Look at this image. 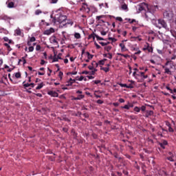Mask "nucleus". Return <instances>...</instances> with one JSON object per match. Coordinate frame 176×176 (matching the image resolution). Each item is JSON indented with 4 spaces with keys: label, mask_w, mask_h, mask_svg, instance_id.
<instances>
[{
    "label": "nucleus",
    "mask_w": 176,
    "mask_h": 176,
    "mask_svg": "<svg viewBox=\"0 0 176 176\" xmlns=\"http://www.w3.org/2000/svg\"><path fill=\"white\" fill-rule=\"evenodd\" d=\"M170 33H171L172 36L176 39V31L170 30Z\"/></svg>",
    "instance_id": "dca6fc26"
},
{
    "label": "nucleus",
    "mask_w": 176,
    "mask_h": 176,
    "mask_svg": "<svg viewBox=\"0 0 176 176\" xmlns=\"http://www.w3.org/2000/svg\"><path fill=\"white\" fill-rule=\"evenodd\" d=\"M119 85L121 87H126L127 89V84H122V83H120Z\"/></svg>",
    "instance_id": "c85d7f7f"
},
{
    "label": "nucleus",
    "mask_w": 176,
    "mask_h": 176,
    "mask_svg": "<svg viewBox=\"0 0 176 176\" xmlns=\"http://www.w3.org/2000/svg\"><path fill=\"white\" fill-rule=\"evenodd\" d=\"M97 104H104V101L101 100H97Z\"/></svg>",
    "instance_id": "a18cd8bd"
},
{
    "label": "nucleus",
    "mask_w": 176,
    "mask_h": 176,
    "mask_svg": "<svg viewBox=\"0 0 176 176\" xmlns=\"http://www.w3.org/2000/svg\"><path fill=\"white\" fill-rule=\"evenodd\" d=\"M61 56H62V54H61V53H59V54H58L57 58H58V60H62Z\"/></svg>",
    "instance_id": "49530a36"
},
{
    "label": "nucleus",
    "mask_w": 176,
    "mask_h": 176,
    "mask_svg": "<svg viewBox=\"0 0 176 176\" xmlns=\"http://www.w3.org/2000/svg\"><path fill=\"white\" fill-rule=\"evenodd\" d=\"M103 17H104V15L97 16H96V20L100 21V19H102Z\"/></svg>",
    "instance_id": "c9c22d12"
},
{
    "label": "nucleus",
    "mask_w": 176,
    "mask_h": 176,
    "mask_svg": "<svg viewBox=\"0 0 176 176\" xmlns=\"http://www.w3.org/2000/svg\"><path fill=\"white\" fill-rule=\"evenodd\" d=\"M100 69L104 72H109V67H101Z\"/></svg>",
    "instance_id": "a211bd4d"
},
{
    "label": "nucleus",
    "mask_w": 176,
    "mask_h": 176,
    "mask_svg": "<svg viewBox=\"0 0 176 176\" xmlns=\"http://www.w3.org/2000/svg\"><path fill=\"white\" fill-rule=\"evenodd\" d=\"M53 32H54V29L53 28H51L49 30H46L44 31V35H50V34H53Z\"/></svg>",
    "instance_id": "0eeeda50"
},
{
    "label": "nucleus",
    "mask_w": 176,
    "mask_h": 176,
    "mask_svg": "<svg viewBox=\"0 0 176 176\" xmlns=\"http://www.w3.org/2000/svg\"><path fill=\"white\" fill-rule=\"evenodd\" d=\"M73 83L74 82H69H69H67V84L66 85V86H72Z\"/></svg>",
    "instance_id": "bf43d9fd"
},
{
    "label": "nucleus",
    "mask_w": 176,
    "mask_h": 176,
    "mask_svg": "<svg viewBox=\"0 0 176 176\" xmlns=\"http://www.w3.org/2000/svg\"><path fill=\"white\" fill-rule=\"evenodd\" d=\"M166 89L167 90H169V91H170L171 94H173V89H171L170 88V87L166 86Z\"/></svg>",
    "instance_id": "72a5a7b5"
},
{
    "label": "nucleus",
    "mask_w": 176,
    "mask_h": 176,
    "mask_svg": "<svg viewBox=\"0 0 176 176\" xmlns=\"http://www.w3.org/2000/svg\"><path fill=\"white\" fill-rule=\"evenodd\" d=\"M161 144H162V145L166 146V145H167L168 143L167 142V141H166V140H163V142H161Z\"/></svg>",
    "instance_id": "58836bf2"
},
{
    "label": "nucleus",
    "mask_w": 176,
    "mask_h": 176,
    "mask_svg": "<svg viewBox=\"0 0 176 176\" xmlns=\"http://www.w3.org/2000/svg\"><path fill=\"white\" fill-rule=\"evenodd\" d=\"M83 79H85V78H84L82 76H81L78 78V80L82 81V80H83Z\"/></svg>",
    "instance_id": "0e129e2a"
},
{
    "label": "nucleus",
    "mask_w": 176,
    "mask_h": 176,
    "mask_svg": "<svg viewBox=\"0 0 176 176\" xmlns=\"http://www.w3.org/2000/svg\"><path fill=\"white\" fill-rule=\"evenodd\" d=\"M121 8H122V10H127V9H128L127 5L126 3L122 4Z\"/></svg>",
    "instance_id": "f3484780"
},
{
    "label": "nucleus",
    "mask_w": 176,
    "mask_h": 176,
    "mask_svg": "<svg viewBox=\"0 0 176 176\" xmlns=\"http://www.w3.org/2000/svg\"><path fill=\"white\" fill-rule=\"evenodd\" d=\"M120 47H121L122 52H124V49H126V46L123 43H120Z\"/></svg>",
    "instance_id": "f8f14e48"
},
{
    "label": "nucleus",
    "mask_w": 176,
    "mask_h": 176,
    "mask_svg": "<svg viewBox=\"0 0 176 176\" xmlns=\"http://www.w3.org/2000/svg\"><path fill=\"white\" fill-rule=\"evenodd\" d=\"M57 61H58V59L57 57H56V53H54V57L53 58L52 63H56Z\"/></svg>",
    "instance_id": "a878e982"
},
{
    "label": "nucleus",
    "mask_w": 176,
    "mask_h": 176,
    "mask_svg": "<svg viewBox=\"0 0 176 176\" xmlns=\"http://www.w3.org/2000/svg\"><path fill=\"white\" fill-rule=\"evenodd\" d=\"M35 41H36V39L35 38V37H32V38H30V42H35Z\"/></svg>",
    "instance_id": "c03bdc74"
},
{
    "label": "nucleus",
    "mask_w": 176,
    "mask_h": 176,
    "mask_svg": "<svg viewBox=\"0 0 176 176\" xmlns=\"http://www.w3.org/2000/svg\"><path fill=\"white\" fill-rule=\"evenodd\" d=\"M89 69H90L91 71H93V69H94V66H88Z\"/></svg>",
    "instance_id": "6e6d98bb"
},
{
    "label": "nucleus",
    "mask_w": 176,
    "mask_h": 176,
    "mask_svg": "<svg viewBox=\"0 0 176 176\" xmlns=\"http://www.w3.org/2000/svg\"><path fill=\"white\" fill-rule=\"evenodd\" d=\"M165 74H168V75H171V71H170V69L165 68Z\"/></svg>",
    "instance_id": "4be33fe9"
},
{
    "label": "nucleus",
    "mask_w": 176,
    "mask_h": 176,
    "mask_svg": "<svg viewBox=\"0 0 176 176\" xmlns=\"http://www.w3.org/2000/svg\"><path fill=\"white\" fill-rule=\"evenodd\" d=\"M3 39H4L5 42H9V38L4 37Z\"/></svg>",
    "instance_id": "680f3d73"
},
{
    "label": "nucleus",
    "mask_w": 176,
    "mask_h": 176,
    "mask_svg": "<svg viewBox=\"0 0 176 176\" xmlns=\"http://www.w3.org/2000/svg\"><path fill=\"white\" fill-rule=\"evenodd\" d=\"M152 115H153V111H146V118H148V116H152Z\"/></svg>",
    "instance_id": "9b49d317"
},
{
    "label": "nucleus",
    "mask_w": 176,
    "mask_h": 176,
    "mask_svg": "<svg viewBox=\"0 0 176 176\" xmlns=\"http://www.w3.org/2000/svg\"><path fill=\"white\" fill-rule=\"evenodd\" d=\"M15 34H16V35L18 36L21 35V30H20V28H18L15 30Z\"/></svg>",
    "instance_id": "4468645a"
},
{
    "label": "nucleus",
    "mask_w": 176,
    "mask_h": 176,
    "mask_svg": "<svg viewBox=\"0 0 176 176\" xmlns=\"http://www.w3.org/2000/svg\"><path fill=\"white\" fill-rule=\"evenodd\" d=\"M82 98H85V95H78V97L74 98L73 100H82Z\"/></svg>",
    "instance_id": "9d476101"
},
{
    "label": "nucleus",
    "mask_w": 176,
    "mask_h": 176,
    "mask_svg": "<svg viewBox=\"0 0 176 176\" xmlns=\"http://www.w3.org/2000/svg\"><path fill=\"white\" fill-rule=\"evenodd\" d=\"M41 13H42V11L41 10H37L35 12V14H36V15L41 14Z\"/></svg>",
    "instance_id": "7c9ffc66"
},
{
    "label": "nucleus",
    "mask_w": 176,
    "mask_h": 176,
    "mask_svg": "<svg viewBox=\"0 0 176 176\" xmlns=\"http://www.w3.org/2000/svg\"><path fill=\"white\" fill-rule=\"evenodd\" d=\"M98 64H99V65H104V64H105V63L104 62V60H99Z\"/></svg>",
    "instance_id": "f704fd0d"
},
{
    "label": "nucleus",
    "mask_w": 176,
    "mask_h": 176,
    "mask_svg": "<svg viewBox=\"0 0 176 176\" xmlns=\"http://www.w3.org/2000/svg\"><path fill=\"white\" fill-rule=\"evenodd\" d=\"M63 75H64V74L62 72H60L58 76H59V78H60V79H63Z\"/></svg>",
    "instance_id": "e433bc0d"
},
{
    "label": "nucleus",
    "mask_w": 176,
    "mask_h": 176,
    "mask_svg": "<svg viewBox=\"0 0 176 176\" xmlns=\"http://www.w3.org/2000/svg\"><path fill=\"white\" fill-rule=\"evenodd\" d=\"M164 18L166 19V20H168L169 21L173 20V17H174V14H173V12L170 10H166L164 12Z\"/></svg>",
    "instance_id": "20e7f679"
},
{
    "label": "nucleus",
    "mask_w": 176,
    "mask_h": 176,
    "mask_svg": "<svg viewBox=\"0 0 176 176\" xmlns=\"http://www.w3.org/2000/svg\"><path fill=\"white\" fill-rule=\"evenodd\" d=\"M8 8H14V3L13 1H11L8 3Z\"/></svg>",
    "instance_id": "ddd939ff"
},
{
    "label": "nucleus",
    "mask_w": 176,
    "mask_h": 176,
    "mask_svg": "<svg viewBox=\"0 0 176 176\" xmlns=\"http://www.w3.org/2000/svg\"><path fill=\"white\" fill-rule=\"evenodd\" d=\"M15 78H16V79H20V78H21V74L20 72L15 73Z\"/></svg>",
    "instance_id": "2eb2a0df"
},
{
    "label": "nucleus",
    "mask_w": 176,
    "mask_h": 176,
    "mask_svg": "<svg viewBox=\"0 0 176 176\" xmlns=\"http://www.w3.org/2000/svg\"><path fill=\"white\" fill-rule=\"evenodd\" d=\"M140 74L141 76H142L144 78V79H146V78H148V75L145 76L144 72H140Z\"/></svg>",
    "instance_id": "aec40b11"
},
{
    "label": "nucleus",
    "mask_w": 176,
    "mask_h": 176,
    "mask_svg": "<svg viewBox=\"0 0 176 176\" xmlns=\"http://www.w3.org/2000/svg\"><path fill=\"white\" fill-rule=\"evenodd\" d=\"M4 45L6 47H8V49H10V45H9V44H8V43H4Z\"/></svg>",
    "instance_id": "4d7b16f0"
},
{
    "label": "nucleus",
    "mask_w": 176,
    "mask_h": 176,
    "mask_svg": "<svg viewBox=\"0 0 176 176\" xmlns=\"http://www.w3.org/2000/svg\"><path fill=\"white\" fill-rule=\"evenodd\" d=\"M29 52H34V47L33 46L29 47Z\"/></svg>",
    "instance_id": "de8ad7c7"
},
{
    "label": "nucleus",
    "mask_w": 176,
    "mask_h": 176,
    "mask_svg": "<svg viewBox=\"0 0 176 176\" xmlns=\"http://www.w3.org/2000/svg\"><path fill=\"white\" fill-rule=\"evenodd\" d=\"M122 108H124V109H130V107L128 104L124 105Z\"/></svg>",
    "instance_id": "a19ab883"
},
{
    "label": "nucleus",
    "mask_w": 176,
    "mask_h": 176,
    "mask_svg": "<svg viewBox=\"0 0 176 176\" xmlns=\"http://www.w3.org/2000/svg\"><path fill=\"white\" fill-rule=\"evenodd\" d=\"M47 94L51 96V97H58V94L54 91H49Z\"/></svg>",
    "instance_id": "6e6552de"
},
{
    "label": "nucleus",
    "mask_w": 176,
    "mask_h": 176,
    "mask_svg": "<svg viewBox=\"0 0 176 176\" xmlns=\"http://www.w3.org/2000/svg\"><path fill=\"white\" fill-rule=\"evenodd\" d=\"M126 89H134V86H133V84H129L126 86Z\"/></svg>",
    "instance_id": "cd10ccee"
},
{
    "label": "nucleus",
    "mask_w": 176,
    "mask_h": 176,
    "mask_svg": "<svg viewBox=\"0 0 176 176\" xmlns=\"http://www.w3.org/2000/svg\"><path fill=\"white\" fill-rule=\"evenodd\" d=\"M94 45H95V46L96 47L97 49H101V46H100V45H98L97 43V42H95Z\"/></svg>",
    "instance_id": "2f4dec72"
},
{
    "label": "nucleus",
    "mask_w": 176,
    "mask_h": 176,
    "mask_svg": "<svg viewBox=\"0 0 176 176\" xmlns=\"http://www.w3.org/2000/svg\"><path fill=\"white\" fill-rule=\"evenodd\" d=\"M167 160H169V162H174V159H173V157H168Z\"/></svg>",
    "instance_id": "ea45409f"
},
{
    "label": "nucleus",
    "mask_w": 176,
    "mask_h": 176,
    "mask_svg": "<svg viewBox=\"0 0 176 176\" xmlns=\"http://www.w3.org/2000/svg\"><path fill=\"white\" fill-rule=\"evenodd\" d=\"M100 34H101V35L105 36V35H107V32H105V31H101V32H100Z\"/></svg>",
    "instance_id": "8fccbe9b"
},
{
    "label": "nucleus",
    "mask_w": 176,
    "mask_h": 176,
    "mask_svg": "<svg viewBox=\"0 0 176 176\" xmlns=\"http://www.w3.org/2000/svg\"><path fill=\"white\" fill-rule=\"evenodd\" d=\"M100 45H101L102 46H107V45H109V42L107 43H104V42H99Z\"/></svg>",
    "instance_id": "5701e85b"
},
{
    "label": "nucleus",
    "mask_w": 176,
    "mask_h": 176,
    "mask_svg": "<svg viewBox=\"0 0 176 176\" xmlns=\"http://www.w3.org/2000/svg\"><path fill=\"white\" fill-rule=\"evenodd\" d=\"M81 74H85V75H89V72L83 71Z\"/></svg>",
    "instance_id": "864d4df0"
},
{
    "label": "nucleus",
    "mask_w": 176,
    "mask_h": 176,
    "mask_svg": "<svg viewBox=\"0 0 176 176\" xmlns=\"http://www.w3.org/2000/svg\"><path fill=\"white\" fill-rule=\"evenodd\" d=\"M83 116L87 118H89V114H87V113H84V114H83Z\"/></svg>",
    "instance_id": "774afa93"
},
{
    "label": "nucleus",
    "mask_w": 176,
    "mask_h": 176,
    "mask_svg": "<svg viewBox=\"0 0 176 176\" xmlns=\"http://www.w3.org/2000/svg\"><path fill=\"white\" fill-rule=\"evenodd\" d=\"M160 146H161V148H162V149H166V146H164V144H162V143H159Z\"/></svg>",
    "instance_id": "4c0bfd02"
},
{
    "label": "nucleus",
    "mask_w": 176,
    "mask_h": 176,
    "mask_svg": "<svg viewBox=\"0 0 176 176\" xmlns=\"http://www.w3.org/2000/svg\"><path fill=\"white\" fill-rule=\"evenodd\" d=\"M87 78H88V79H94V76H87Z\"/></svg>",
    "instance_id": "052dcab7"
},
{
    "label": "nucleus",
    "mask_w": 176,
    "mask_h": 176,
    "mask_svg": "<svg viewBox=\"0 0 176 176\" xmlns=\"http://www.w3.org/2000/svg\"><path fill=\"white\" fill-rule=\"evenodd\" d=\"M67 16L63 14V12H61V10L58 9L56 11V14L52 19V23L54 24H56V23H59L60 24L59 25V28H63V27H65L67 25Z\"/></svg>",
    "instance_id": "f257e3e1"
},
{
    "label": "nucleus",
    "mask_w": 176,
    "mask_h": 176,
    "mask_svg": "<svg viewBox=\"0 0 176 176\" xmlns=\"http://www.w3.org/2000/svg\"><path fill=\"white\" fill-rule=\"evenodd\" d=\"M74 37H75L76 39H80V34H79V33H75V34H74Z\"/></svg>",
    "instance_id": "412c9836"
},
{
    "label": "nucleus",
    "mask_w": 176,
    "mask_h": 176,
    "mask_svg": "<svg viewBox=\"0 0 176 176\" xmlns=\"http://www.w3.org/2000/svg\"><path fill=\"white\" fill-rule=\"evenodd\" d=\"M93 57H94V55H90V56H88V58H89V60H91V58H93Z\"/></svg>",
    "instance_id": "69168bd1"
},
{
    "label": "nucleus",
    "mask_w": 176,
    "mask_h": 176,
    "mask_svg": "<svg viewBox=\"0 0 176 176\" xmlns=\"http://www.w3.org/2000/svg\"><path fill=\"white\" fill-rule=\"evenodd\" d=\"M119 101H120V102L123 103V102H124V99H123V98H120V99H119Z\"/></svg>",
    "instance_id": "e2e57ef3"
},
{
    "label": "nucleus",
    "mask_w": 176,
    "mask_h": 176,
    "mask_svg": "<svg viewBox=\"0 0 176 176\" xmlns=\"http://www.w3.org/2000/svg\"><path fill=\"white\" fill-rule=\"evenodd\" d=\"M43 87V82H41L38 87H36V90H41Z\"/></svg>",
    "instance_id": "6ab92c4d"
},
{
    "label": "nucleus",
    "mask_w": 176,
    "mask_h": 176,
    "mask_svg": "<svg viewBox=\"0 0 176 176\" xmlns=\"http://www.w3.org/2000/svg\"><path fill=\"white\" fill-rule=\"evenodd\" d=\"M168 131H170V133H173L174 131V129H173L171 126H169Z\"/></svg>",
    "instance_id": "5fc2aeb1"
},
{
    "label": "nucleus",
    "mask_w": 176,
    "mask_h": 176,
    "mask_svg": "<svg viewBox=\"0 0 176 176\" xmlns=\"http://www.w3.org/2000/svg\"><path fill=\"white\" fill-rule=\"evenodd\" d=\"M36 50L37 52H38V50H41V45H37L36 47Z\"/></svg>",
    "instance_id": "79ce46f5"
},
{
    "label": "nucleus",
    "mask_w": 176,
    "mask_h": 176,
    "mask_svg": "<svg viewBox=\"0 0 176 176\" xmlns=\"http://www.w3.org/2000/svg\"><path fill=\"white\" fill-rule=\"evenodd\" d=\"M111 49H112L111 46H106V47H104V50H106V52H109L111 50Z\"/></svg>",
    "instance_id": "b1692460"
},
{
    "label": "nucleus",
    "mask_w": 176,
    "mask_h": 176,
    "mask_svg": "<svg viewBox=\"0 0 176 176\" xmlns=\"http://www.w3.org/2000/svg\"><path fill=\"white\" fill-rule=\"evenodd\" d=\"M145 8H148V5L145 3H142L139 5L138 10H140V12H142V10H145Z\"/></svg>",
    "instance_id": "423d86ee"
},
{
    "label": "nucleus",
    "mask_w": 176,
    "mask_h": 176,
    "mask_svg": "<svg viewBox=\"0 0 176 176\" xmlns=\"http://www.w3.org/2000/svg\"><path fill=\"white\" fill-rule=\"evenodd\" d=\"M109 41H112V42H116V38H112V37H109Z\"/></svg>",
    "instance_id": "473e14b6"
},
{
    "label": "nucleus",
    "mask_w": 176,
    "mask_h": 176,
    "mask_svg": "<svg viewBox=\"0 0 176 176\" xmlns=\"http://www.w3.org/2000/svg\"><path fill=\"white\" fill-rule=\"evenodd\" d=\"M108 58H109L110 60H112V54L111 53H108Z\"/></svg>",
    "instance_id": "09e8293b"
},
{
    "label": "nucleus",
    "mask_w": 176,
    "mask_h": 176,
    "mask_svg": "<svg viewBox=\"0 0 176 176\" xmlns=\"http://www.w3.org/2000/svg\"><path fill=\"white\" fill-rule=\"evenodd\" d=\"M89 38H93V39H97V41H104V38L100 37L98 35L94 34H91L89 36Z\"/></svg>",
    "instance_id": "39448f33"
},
{
    "label": "nucleus",
    "mask_w": 176,
    "mask_h": 176,
    "mask_svg": "<svg viewBox=\"0 0 176 176\" xmlns=\"http://www.w3.org/2000/svg\"><path fill=\"white\" fill-rule=\"evenodd\" d=\"M134 111H135V112H140L141 111V109H140V107H135L134 108Z\"/></svg>",
    "instance_id": "bb28decb"
},
{
    "label": "nucleus",
    "mask_w": 176,
    "mask_h": 176,
    "mask_svg": "<svg viewBox=\"0 0 176 176\" xmlns=\"http://www.w3.org/2000/svg\"><path fill=\"white\" fill-rule=\"evenodd\" d=\"M37 97H42V94H36Z\"/></svg>",
    "instance_id": "338daca9"
},
{
    "label": "nucleus",
    "mask_w": 176,
    "mask_h": 176,
    "mask_svg": "<svg viewBox=\"0 0 176 176\" xmlns=\"http://www.w3.org/2000/svg\"><path fill=\"white\" fill-rule=\"evenodd\" d=\"M146 49H147V50H148V52H149V53H152V52H153V48H152V47L149 46V43H147V46H146Z\"/></svg>",
    "instance_id": "1a4fd4ad"
},
{
    "label": "nucleus",
    "mask_w": 176,
    "mask_h": 176,
    "mask_svg": "<svg viewBox=\"0 0 176 176\" xmlns=\"http://www.w3.org/2000/svg\"><path fill=\"white\" fill-rule=\"evenodd\" d=\"M146 109V107L145 106H142L141 111L144 112V111H145Z\"/></svg>",
    "instance_id": "603ef678"
},
{
    "label": "nucleus",
    "mask_w": 176,
    "mask_h": 176,
    "mask_svg": "<svg viewBox=\"0 0 176 176\" xmlns=\"http://www.w3.org/2000/svg\"><path fill=\"white\" fill-rule=\"evenodd\" d=\"M52 42H53V43H58L57 42V40L56 39V37H54V38L52 39Z\"/></svg>",
    "instance_id": "3c124183"
},
{
    "label": "nucleus",
    "mask_w": 176,
    "mask_h": 176,
    "mask_svg": "<svg viewBox=\"0 0 176 176\" xmlns=\"http://www.w3.org/2000/svg\"><path fill=\"white\" fill-rule=\"evenodd\" d=\"M14 69V68H9L7 71L8 72H12Z\"/></svg>",
    "instance_id": "13d9d810"
},
{
    "label": "nucleus",
    "mask_w": 176,
    "mask_h": 176,
    "mask_svg": "<svg viewBox=\"0 0 176 176\" xmlns=\"http://www.w3.org/2000/svg\"><path fill=\"white\" fill-rule=\"evenodd\" d=\"M25 81H24L23 82V87H25V89H26V87H30V83H26V84H25Z\"/></svg>",
    "instance_id": "393cba45"
},
{
    "label": "nucleus",
    "mask_w": 176,
    "mask_h": 176,
    "mask_svg": "<svg viewBox=\"0 0 176 176\" xmlns=\"http://www.w3.org/2000/svg\"><path fill=\"white\" fill-rule=\"evenodd\" d=\"M116 20H117L118 21H123V19H122V17L120 16H117L116 18Z\"/></svg>",
    "instance_id": "c756f323"
},
{
    "label": "nucleus",
    "mask_w": 176,
    "mask_h": 176,
    "mask_svg": "<svg viewBox=\"0 0 176 176\" xmlns=\"http://www.w3.org/2000/svg\"><path fill=\"white\" fill-rule=\"evenodd\" d=\"M155 26L160 29L162 28H165V30H167L168 31L170 30L168 25H167V23H166V21L163 19H158L157 23H155Z\"/></svg>",
    "instance_id": "f03ea898"
},
{
    "label": "nucleus",
    "mask_w": 176,
    "mask_h": 176,
    "mask_svg": "<svg viewBox=\"0 0 176 176\" xmlns=\"http://www.w3.org/2000/svg\"><path fill=\"white\" fill-rule=\"evenodd\" d=\"M148 12L145 14L146 17H148V13H151L153 14L155 12L159 10V7L157 6H147Z\"/></svg>",
    "instance_id": "7ed1b4c3"
},
{
    "label": "nucleus",
    "mask_w": 176,
    "mask_h": 176,
    "mask_svg": "<svg viewBox=\"0 0 176 176\" xmlns=\"http://www.w3.org/2000/svg\"><path fill=\"white\" fill-rule=\"evenodd\" d=\"M94 82L95 85H98V83H101V80H94Z\"/></svg>",
    "instance_id": "37998d69"
}]
</instances>
